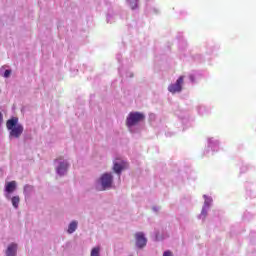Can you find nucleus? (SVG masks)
<instances>
[{
  "mask_svg": "<svg viewBox=\"0 0 256 256\" xmlns=\"http://www.w3.org/2000/svg\"><path fill=\"white\" fill-rule=\"evenodd\" d=\"M6 127L8 131H10V139H12V137L14 139H19V137L23 135L24 128L23 125L19 124V118L17 117H12L11 119L7 120Z\"/></svg>",
  "mask_w": 256,
  "mask_h": 256,
  "instance_id": "obj_1",
  "label": "nucleus"
},
{
  "mask_svg": "<svg viewBox=\"0 0 256 256\" xmlns=\"http://www.w3.org/2000/svg\"><path fill=\"white\" fill-rule=\"evenodd\" d=\"M141 121H145V114L141 112H130L126 118V126L135 127V125H139Z\"/></svg>",
  "mask_w": 256,
  "mask_h": 256,
  "instance_id": "obj_2",
  "label": "nucleus"
},
{
  "mask_svg": "<svg viewBox=\"0 0 256 256\" xmlns=\"http://www.w3.org/2000/svg\"><path fill=\"white\" fill-rule=\"evenodd\" d=\"M184 79H185V76H180L177 80H176V83L174 84H170L168 86V91L170 93H181V91H183V83H184Z\"/></svg>",
  "mask_w": 256,
  "mask_h": 256,
  "instance_id": "obj_3",
  "label": "nucleus"
},
{
  "mask_svg": "<svg viewBox=\"0 0 256 256\" xmlns=\"http://www.w3.org/2000/svg\"><path fill=\"white\" fill-rule=\"evenodd\" d=\"M100 183L102 185V191L111 189V186L113 185V175L104 173L100 178Z\"/></svg>",
  "mask_w": 256,
  "mask_h": 256,
  "instance_id": "obj_4",
  "label": "nucleus"
},
{
  "mask_svg": "<svg viewBox=\"0 0 256 256\" xmlns=\"http://www.w3.org/2000/svg\"><path fill=\"white\" fill-rule=\"evenodd\" d=\"M5 197L6 199H11V193H15L17 191V182L16 181H10L5 184Z\"/></svg>",
  "mask_w": 256,
  "mask_h": 256,
  "instance_id": "obj_5",
  "label": "nucleus"
},
{
  "mask_svg": "<svg viewBox=\"0 0 256 256\" xmlns=\"http://www.w3.org/2000/svg\"><path fill=\"white\" fill-rule=\"evenodd\" d=\"M56 161H58V163H59V166L56 169L58 175L66 174L67 169H69V163L65 160L61 161V158L56 159Z\"/></svg>",
  "mask_w": 256,
  "mask_h": 256,
  "instance_id": "obj_6",
  "label": "nucleus"
},
{
  "mask_svg": "<svg viewBox=\"0 0 256 256\" xmlns=\"http://www.w3.org/2000/svg\"><path fill=\"white\" fill-rule=\"evenodd\" d=\"M136 239V245L139 247V249H143L145 245H147V238H145V234L143 232H137L135 234Z\"/></svg>",
  "mask_w": 256,
  "mask_h": 256,
  "instance_id": "obj_7",
  "label": "nucleus"
},
{
  "mask_svg": "<svg viewBox=\"0 0 256 256\" xmlns=\"http://www.w3.org/2000/svg\"><path fill=\"white\" fill-rule=\"evenodd\" d=\"M123 169H127V164L125 161L115 162L113 166V171L117 173V175H121V171Z\"/></svg>",
  "mask_w": 256,
  "mask_h": 256,
  "instance_id": "obj_8",
  "label": "nucleus"
},
{
  "mask_svg": "<svg viewBox=\"0 0 256 256\" xmlns=\"http://www.w3.org/2000/svg\"><path fill=\"white\" fill-rule=\"evenodd\" d=\"M17 255V244L12 243L8 246L6 250V256H15Z\"/></svg>",
  "mask_w": 256,
  "mask_h": 256,
  "instance_id": "obj_9",
  "label": "nucleus"
},
{
  "mask_svg": "<svg viewBox=\"0 0 256 256\" xmlns=\"http://www.w3.org/2000/svg\"><path fill=\"white\" fill-rule=\"evenodd\" d=\"M11 199V203L13 205L14 209H18L19 208V203H21V198H19V196H14V197H10Z\"/></svg>",
  "mask_w": 256,
  "mask_h": 256,
  "instance_id": "obj_10",
  "label": "nucleus"
},
{
  "mask_svg": "<svg viewBox=\"0 0 256 256\" xmlns=\"http://www.w3.org/2000/svg\"><path fill=\"white\" fill-rule=\"evenodd\" d=\"M77 221H72L69 226H68V233L71 234V233H75V231H77Z\"/></svg>",
  "mask_w": 256,
  "mask_h": 256,
  "instance_id": "obj_11",
  "label": "nucleus"
},
{
  "mask_svg": "<svg viewBox=\"0 0 256 256\" xmlns=\"http://www.w3.org/2000/svg\"><path fill=\"white\" fill-rule=\"evenodd\" d=\"M100 251H101V248L99 247H95L91 250V254L90 256H100Z\"/></svg>",
  "mask_w": 256,
  "mask_h": 256,
  "instance_id": "obj_12",
  "label": "nucleus"
},
{
  "mask_svg": "<svg viewBox=\"0 0 256 256\" xmlns=\"http://www.w3.org/2000/svg\"><path fill=\"white\" fill-rule=\"evenodd\" d=\"M130 4L131 9H137V0H127Z\"/></svg>",
  "mask_w": 256,
  "mask_h": 256,
  "instance_id": "obj_13",
  "label": "nucleus"
},
{
  "mask_svg": "<svg viewBox=\"0 0 256 256\" xmlns=\"http://www.w3.org/2000/svg\"><path fill=\"white\" fill-rule=\"evenodd\" d=\"M31 191H33V186L31 185H25L24 186V193L27 195L29 193H31Z\"/></svg>",
  "mask_w": 256,
  "mask_h": 256,
  "instance_id": "obj_14",
  "label": "nucleus"
},
{
  "mask_svg": "<svg viewBox=\"0 0 256 256\" xmlns=\"http://www.w3.org/2000/svg\"><path fill=\"white\" fill-rule=\"evenodd\" d=\"M11 76V70H5L3 77L7 78Z\"/></svg>",
  "mask_w": 256,
  "mask_h": 256,
  "instance_id": "obj_15",
  "label": "nucleus"
},
{
  "mask_svg": "<svg viewBox=\"0 0 256 256\" xmlns=\"http://www.w3.org/2000/svg\"><path fill=\"white\" fill-rule=\"evenodd\" d=\"M163 256H173V253H171V251H165Z\"/></svg>",
  "mask_w": 256,
  "mask_h": 256,
  "instance_id": "obj_16",
  "label": "nucleus"
},
{
  "mask_svg": "<svg viewBox=\"0 0 256 256\" xmlns=\"http://www.w3.org/2000/svg\"><path fill=\"white\" fill-rule=\"evenodd\" d=\"M189 79H190V81H192V83H195V76L194 75H190Z\"/></svg>",
  "mask_w": 256,
  "mask_h": 256,
  "instance_id": "obj_17",
  "label": "nucleus"
},
{
  "mask_svg": "<svg viewBox=\"0 0 256 256\" xmlns=\"http://www.w3.org/2000/svg\"><path fill=\"white\" fill-rule=\"evenodd\" d=\"M201 215H203L204 217H207V211L205 209L202 210Z\"/></svg>",
  "mask_w": 256,
  "mask_h": 256,
  "instance_id": "obj_18",
  "label": "nucleus"
},
{
  "mask_svg": "<svg viewBox=\"0 0 256 256\" xmlns=\"http://www.w3.org/2000/svg\"><path fill=\"white\" fill-rule=\"evenodd\" d=\"M3 123V113L0 112V125Z\"/></svg>",
  "mask_w": 256,
  "mask_h": 256,
  "instance_id": "obj_19",
  "label": "nucleus"
}]
</instances>
